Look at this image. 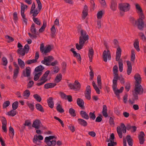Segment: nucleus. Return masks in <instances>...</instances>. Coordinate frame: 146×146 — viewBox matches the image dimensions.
<instances>
[{
	"instance_id": "1",
	"label": "nucleus",
	"mask_w": 146,
	"mask_h": 146,
	"mask_svg": "<svg viewBox=\"0 0 146 146\" xmlns=\"http://www.w3.org/2000/svg\"><path fill=\"white\" fill-rule=\"evenodd\" d=\"M126 129L128 130H131L132 132H135L137 129V127L134 126H131L130 124H128L126 127L123 123H121L120 126H118L117 127V131L119 137L121 138L122 137V131L123 133L126 132Z\"/></svg>"
},
{
	"instance_id": "2",
	"label": "nucleus",
	"mask_w": 146,
	"mask_h": 146,
	"mask_svg": "<svg viewBox=\"0 0 146 146\" xmlns=\"http://www.w3.org/2000/svg\"><path fill=\"white\" fill-rule=\"evenodd\" d=\"M81 36L79 37V45L78 43L76 44V48L78 50L82 48L85 42L88 39V36L85 31L82 30L80 31Z\"/></svg>"
},
{
	"instance_id": "3",
	"label": "nucleus",
	"mask_w": 146,
	"mask_h": 146,
	"mask_svg": "<svg viewBox=\"0 0 146 146\" xmlns=\"http://www.w3.org/2000/svg\"><path fill=\"white\" fill-rule=\"evenodd\" d=\"M136 8L137 10V12L139 15V18L138 19V27L140 30H142L144 25L143 19L145 18L142 12L141 8L139 5L136 4L135 5Z\"/></svg>"
},
{
	"instance_id": "4",
	"label": "nucleus",
	"mask_w": 146,
	"mask_h": 146,
	"mask_svg": "<svg viewBox=\"0 0 146 146\" xmlns=\"http://www.w3.org/2000/svg\"><path fill=\"white\" fill-rule=\"evenodd\" d=\"M55 137L54 136H50L48 137H46L44 139V141L46 144L48 146L51 145L54 146L56 143V141L52 140Z\"/></svg>"
},
{
	"instance_id": "5",
	"label": "nucleus",
	"mask_w": 146,
	"mask_h": 146,
	"mask_svg": "<svg viewBox=\"0 0 146 146\" xmlns=\"http://www.w3.org/2000/svg\"><path fill=\"white\" fill-rule=\"evenodd\" d=\"M49 71H46L44 74L42 76V77L38 81V82L37 83V85L40 86L44 84L48 80L47 77L49 74Z\"/></svg>"
},
{
	"instance_id": "6",
	"label": "nucleus",
	"mask_w": 146,
	"mask_h": 146,
	"mask_svg": "<svg viewBox=\"0 0 146 146\" xmlns=\"http://www.w3.org/2000/svg\"><path fill=\"white\" fill-rule=\"evenodd\" d=\"M40 49L41 52L43 54L46 55L47 53L49 52L51 50V47L50 45H48L44 47V45L42 43L40 45Z\"/></svg>"
},
{
	"instance_id": "7",
	"label": "nucleus",
	"mask_w": 146,
	"mask_h": 146,
	"mask_svg": "<svg viewBox=\"0 0 146 146\" xmlns=\"http://www.w3.org/2000/svg\"><path fill=\"white\" fill-rule=\"evenodd\" d=\"M119 7L120 10L123 12L129 11L130 8V5L127 3H124L119 4Z\"/></svg>"
},
{
	"instance_id": "8",
	"label": "nucleus",
	"mask_w": 146,
	"mask_h": 146,
	"mask_svg": "<svg viewBox=\"0 0 146 146\" xmlns=\"http://www.w3.org/2000/svg\"><path fill=\"white\" fill-rule=\"evenodd\" d=\"M68 86L71 89L76 90H79L80 88V84L77 80H76L74 84L70 83L68 84Z\"/></svg>"
},
{
	"instance_id": "9",
	"label": "nucleus",
	"mask_w": 146,
	"mask_h": 146,
	"mask_svg": "<svg viewBox=\"0 0 146 146\" xmlns=\"http://www.w3.org/2000/svg\"><path fill=\"white\" fill-rule=\"evenodd\" d=\"M143 89L140 84H135L134 92L139 95L142 94L143 92Z\"/></svg>"
},
{
	"instance_id": "10",
	"label": "nucleus",
	"mask_w": 146,
	"mask_h": 146,
	"mask_svg": "<svg viewBox=\"0 0 146 146\" xmlns=\"http://www.w3.org/2000/svg\"><path fill=\"white\" fill-rule=\"evenodd\" d=\"M42 126V124L40 120L38 119H36L33 123L32 127L35 128V129H40Z\"/></svg>"
},
{
	"instance_id": "11",
	"label": "nucleus",
	"mask_w": 146,
	"mask_h": 146,
	"mask_svg": "<svg viewBox=\"0 0 146 146\" xmlns=\"http://www.w3.org/2000/svg\"><path fill=\"white\" fill-rule=\"evenodd\" d=\"M103 56L104 60L105 62H107L108 58L109 60L111 59L110 52L109 50L107 51L104 50L103 53Z\"/></svg>"
},
{
	"instance_id": "12",
	"label": "nucleus",
	"mask_w": 146,
	"mask_h": 146,
	"mask_svg": "<svg viewBox=\"0 0 146 146\" xmlns=\"http://www.w3.org/2000/svg\"><path fill=\"white\" fill-rule=\"evenodd\" d=\"M52 60V56H49L44 57V60L42 61V63L47 65H50V62Z\"/></svg>"
},
{
	"instance_id": "13",
	"label": "nucleus",
	"mask_w": 146,
	"mask_h": 146,
	"mask_svg": "<svg viewBox=\"0 0 146 146\" xmlns=\"http://www.w3.org/2000/svg\"><path fill=\"white\" fill-rule=\"evenodd\" d=\"M91 88L90 86H88L86 88V92L85 93V97L88 100L91 99Z\"/></svg>"
},
{
	"instance_id": "14",
	"label": "nucleus",
	"mask_w": 146,
	"mask_h": 146,
	"mask_svg": "<svg viewBox=\"0 0 146 146\" xmlns=\"http://www.w3.org/2000/svg\"><path fill=\"white\" fill-rule=\"evenodd\" d=\"M43 137L41 135L37 136V135H36L34 137L33 142L36 144L39 145V144L37 143V142L39 143L40 142L39 141H38V139L42 140H43Z\"/></svg>"
},
{
	"instance_id": "15",
	"label": "nucleus",
	"mask_w": 146,
	"mask_h": 146,
	"mask_svg": "<svg viewBox=\"0 0 146 146\" xmlns=\"http://www.w3.org/2000/svg\"><path fill=\"white\" fill-rule=\"evenodd\" d=\"M31 70L30 68L27 67L25 70H24L23 72V74L25 77H28L30 76Z\"/></svg>"
},
{
	"instance_id": "16",
	"label": "nucleus",
	"mask_w": 146,
	"mask_h": 146,
	"mask_svg": "<svg viewBox=\"0 0 146 146\" xmlns=\"http://www.w3.org/2000/svg\"><path fill=\"white\" fill-rule=\"evenodd\" d=\"M145 136V134L144 132L141 131L139 135V139L141 144H143L144 142V137Z\"/></svg>"
},
{
	"instance_id": "17",
	"label": "nucleus",
	"mask_w": 146,
	"mask_h": 146,
	"mask_svg": "<svg viewBox=\"0 0 146 146\" xmlns=\"http://www.w3.org/2000/svg\"><path fill=\"white\" fill-rule=\"evenodd\" d=\"M134 78L136 82L135 84H140L141 81L140 76L139 74H137L135 75Z\"/></svg>"
},
{
	"instance_id": "18",
	"label": "nucleus",
	"mask_w": 146,
	"mask_h": 146,
	"mask_svg": "<svg viewBox=\"0 0 146 146\" xmlns=\"http://www.w3.org/2000/svg\"><path fill=\"white\" fill-rule=\"evenodd\" d=\"M127 72L128 75H130L131 74L132 70V67L131 64L130 62L128 61L127 62Z\"/></svg>"
},
{
	"instance_id": "19",
	"label": "nucleus",
	"mask_w": 146,
	"mask_h": 146,
	"mask_svg": "<svg viewBox=\"0 0 146 146\" xmlns=\"http://www.w3.org/2000/svg\"><path fill=\"white\" fill-rule=\"evenodd\" d=\"M110 7L113 11L116 10L117 8V3L114 0H112Z\"/></svg>"
},
{
	"instance_id": "20",
	"label": "nucleus",
	"mask_w": 146,
	"mask_h": 146,
	"mask_svg": "<svg viewBox=\"0 0 146 146\" xmlns=\"http://www.w3.org/2000/svg\"><path fill=\"white\" fill-rule=\"evenodd\" d=\"M107 112V108L106 106V105H103V107L102 114L105 117H106L108 116Z\"/></svg>"
},
{
	"instance_id": "21",
	"label": "nucleus",
	"mask_w": 146,
	"mask_h": 146,
	"mask_svg": "<svg viewBox=\"0 0 146 146\" xmlns=\"http://www.w3.org/2000/svg\"><path fill=\"white\" fill-rule=\"evenodd\" d=\"M47 103L49 107L51 108H52L54 106V102L53 98L51 97H50L47 100Z\"/></svg>"
},
{
	"instance_id": "22",
	"label": "nucleus",
	"mask_w": 146,
	"mask_h": 146,
	"mask_svg": "<svg viewBox=\"0 0 146 146\" xmlns=\"http://www.w3.org/2000/svg\"><path fill=\"white\" fill-rule=\"evenodd\" d=\"M56 84L55 83H50L45 84L44 85V88L46 89L54 87Z\"/></svg>"
},
{
	"instance_id": "23",
	"label": "nucleus",
	"mask_w": 146,
	"mask_h": 146,
	"mask_svg": "<svg viewBox=\"0 0 146 146\" xmlns=\"http://www.w3.org/2000/svg\"><path fill=\"white\" fill-rule=\"evenodd\" d=\"M78 121L79 124L84 126H86L87 125V122L83 119H78Z\"/></svg>"
},
{
	"instance_id": "24",
	"label": "nucleus",
	"mask_w": 146,
	"mask_h": 146,
	"mask_svg": "<svg viewBox=\"0 0 146 146\" xmlns=\"http://www.w3.org/2000/svg\"><path fill=\"white\" fill-rule=\"evenodd\" d=\"M80 114L81 116L84 118L88 119L89 118V116L87 113L83 111H81L80 112Z\"/></svg>"
},
{
	"instance_id": "25",
	"label": "nucleus",
	"mask_w": 146,
	"mask_h": 146,
	"mask_svg": "<svg viewBox=\"0 0 146 146\" xmlns=\"http://www.w3.org/2000/svg\"><path fill=\"white\" fill-rule=\"evenodd\" d=\"M92 85L97 93L98 94H99L100 93V91L99 89L100 88H99L98 86H97L94 81L92 82Z\"/></svg>"
},
{
	"instance_id": "26",
	"label": "nucleus",
	"mask_w": 146,
	"mask_h": 146,
	"mask_svg": "<svg viewBox=\"0 0 146 146\" xmlns=\"http://www.w3.org/2000/svg\"><path fill=\"white\" fill-rule=\"evenodd\" d=\"M34 74L35 76L34 79L35 81H37L38 80L39 77L41 75L42 72H37L35 71Z\"/></svg>"
},
{
	"instance_id": "27",
	"label": "nucleus",
	"mask_w": 146,
	"mask_h": 146,
	"mask_svg": "<svg viewBox=\"0 0 146 146\" xmlns=\"http://www.w3.org/2000/svg\"><path fill=\"white\" fill-rule=\"evenodd\" d=\"M17 52L19 54L22 56H24L26 53L24 49L22 48H19L17 50Z\"/></svg>"
},
{
	"instance_id": "28",
	"label": "nucleus",
	"mask_w": 146,
	"mask_h": 146,
	"mask_svg": "<svg viewBox=\"0 0 146 146\" xmlns=\"http://www.w3.org/2000/svg\"><path fill=\"white\" fill-rule=\"evenodd\" d=\"M126 138L128 145L131 146H132L133 145L132 139H131V136L129 135H127Z\"/></svg>"
},
{
	"instance_id": "29",
	"label": "nucleus",
	"mask_w": 146,
	"mask_h": 146,
	"mask_svg": "<svg viewBox=\"0 0 146 146\" xmlns=\"http://www.w3.org/2000/svg\"><path fill=\"white\" fill-rule=\"evenodd\" d=\"M97 80L98 86L100 89H101L102 83L101 80V77L100 75H98V76Z\"/></svg>"
},
{
	"instance_id": "30",
	"label": "nucleus",
	"mask_w": 146,
	"mask_h": 146,
	"mask_svg": "<svg viewBox=\"0 0 146 146\" xmlns=\"http://www.w3.org/2000/svg\"><path fill=\"white\" fill-rule=\"evenodd\" d=\"M77 102L78 105L80 107H82L84 105V102L83 100L80 99L78 98L77 100Z\"/></svg>"
},
{
	"instance_id": "31",
	"label": "nucleus",
	"mask_w": 146,
	"mask_h": 146,
	"mask_svg": "<svg viewBox=\"0 0 146 146\" xmlns=\"http://www.w3.org/2000/svg\"><path fill=\"white\" fill-rule=\"evenodd\" d=\"M31 30L32 34L35 35L37 34V32L35 28V25L34 24H33L32 25L31 28Z\"/></svg>"
},
{
	"instance_id": "32",
	"label": "nucleus",
	"mask_w": 146,
	"mask_h": 146,
	"mask_svg": "<svg viewBox=\"0 0 146 146\" xmlns=\"http://www.w3.org/2000/svg\"><path fill=\"white\" fill-rule=\"evenodd\" d=\"M18 62L21 68H23L25 66L24 62L20 58L18 59Z\"/></svg>"
},
{
	"instance_id": "33",
	"label": "nucleus",
	"mask_w": 146,
	"mask_h": 146,
	"mask_svg": "<svg viewBox=\"0 0 146 146\" xmlns=\"http://www.w3.org/2000/svg\"><path fill=\"white\" fill-rule=\"evenodd\" d=\"M94 50L92 49H90L89 50L88 56L90 58V61H92V58L93 56Z\"/></svg>"
},
{
	"instance_id": "34",
	"label": "nucleus",
	"mask_w": 146,
	"mask_h": 146,
	"mask_svg": "<svg viewBox=\"0 0 146 146\" xmlns=\"http://www.w3.org/2000/svg\"><path fill=\"white\" fill-rule=\"evenodd\" d=\"M62 78V75L61 74L57 75L55 79V81L56 83H58L60 81Z\"/></svg>"
},
{
	"instance_id": "35",
	"label": "nucleus",
	"mask_w": 146,
	"mask_h": 146,
	"mask_svg": "<svg viewBox=\"0 0 146 146\" xmlns=\"http://www.w3.org/2000/svg\"><path fill=\"white\" fill-rule=\"evenodd\" d=\"M139 44V41L137 40H136L134 43V46L138 51L140 50Z\"/></svg>"
},
{
	"instance_id": "36",
	"label": "nucleus",
	"mask_w": 146,
	"mask_h": 146,
	"mask_svg": "<svg viewBox=\"0 0 146 146\" xmlns=\"http://www.w3.org/2000/svg\"><path fill=\"white\" fill-rule=\"evenodd\" d=\"M25 5L23 4H21V15L22 17H24V11L25 9Z\"/></svg>"
},
{
	"instance_id": "37",
	"label": "nucleus",
	"mask_w": 146,
	"mask_h": 146,
	"mask_svg": "<svg viewBox=\"0 0 146 146\" xmlns=\"http://www.w3.org/2000/svg\"><path fill=\"white\" fill-rule=\"evenodd\" d=\"M36 108L38 110L41 112L44 111L43 108L40 104H36Z\"/></svg>"
},
{
	"instance_id": "38",
	"label": "nucleus",
	"mask_w": 146,
	"mask_h": 146,
	"mask_svg": "<svg viewBox=\"0 0 146 146\" xmlns=\"http://www.w3.org/2000/svg\"><path fill=\"white\" fill-rule=\"evenodd\" d=\"M44 68L43 67L40 65L36 67L35 69V71L37 72H41V71L43 70Z\"/></svg>"
},
{
	"instance_id": "39",
	"label": "nucleus",
	"mask_w": 146,
	"mask_h": 146,
	"mask_svg": "<svg viewBox=\"0 0 146 146\" xmlns=\"http://www.w3.org/2000/svg\"><path fill=\"white\" fill-rule=\"evenodd\" d=\"M30 95V91L28 90H26L23 93V96L26 98H26L28 97Z\"/></svg>"
},
{
	"instance_id": "40",
	"label": "nucleus",
	"mask_w": 146,
	"mask_h": 146,
	"mask_svg": "<svg viewBox=\"0 0 146 146\" xmlns=\"http://www.w3.org/2000/svg\"><path fill=\"white\" fill-rule=\"evenodd\" d=\"M57 110L60 113L64 112V110L62 108L60 104H58L56 106Z\"/></svg>"
},
{
	"instance_id": "41",
	"label": "nucleus",
	"mask_w": 146,
	"mask_h": 146,
	"mask_svg": "<svg viewBox=\"0 0 146 146\" xmlns=\"http://www.w3.org/2000/svg\"><path fill=\"white\" fill-rule=\"evenodd\" d=\"M15 110H12L8 113V114L9 115L14 116L16 114V112Z\"/></svg>"
},
{
	"instance_id": "42",
	"label": "nucleus",
	"mask_w": 146,
	"mask_h": 146,
	"mask_svg": "<svg viewBox=\"0 0 146 146\" xmlns=\"http://www.w3.org/2000/svg\"><path fill=\"white\" fill-rule=\"evenodd\" d=\"M19 73V69H18V68H16L14 71V75L13 76V78L14 79H15L17 76L18 74Z\"/></svg>"
},
{
	"instance_id": "43",
	"label": "nucleus",
	"mask_w": 146,
	"mask_h": 146,
	"mask_svg": "<svg viewBox=\"0 0 146 146\" xmlns=\"http://www.w3.org/2000/svg\"><path fill=\"white\" fill-rule=\"evenodd\" d=\"M119 69L120 72H122L123 71V64L122 60H119Z\"/></svg>"
},
{
	"instance_id": "44",
	"label": "nucleus",
	"mask_w": 146,
	"mask_h": 146,
	"mask_svg": "<svg viewBox=\"0 0 146 146\" xmlns=\"http://www.w3.org/2000/svg\"><path fill=\"white\" fill-rule=\"evenodd\" d=\"M27 104L31 110L33 111L34 110V104L29 103V102H27Z\"/></svg>"
},
{
	"instance_id": "45",
	"label": "nucleus",
	"mask_w": 146,
	"mask_h": 146,
	"mask_svg": "<svg viewBox=\"0 0 146 146\" xmlns=\"http://www.w3.org/2000/svg\"><path fill=\"white\" fill-rule=\"evenodd\" d=\"M18 102H14L12 105V107L13 110H15L18 107Z\"/></svg>"
},
{
	"instance_id": "46",
	"label": "nucleus",
	"mask_w": 146,
	"mask_h": 146,
	"mask_svg": "<svg viewBox=\"0 0 146 146\" xmlns=\"http://www.w3.org/2000/svg\"><path fill=\"white\" fill-rule=\"evenodd\" d=\"M33 19L34 22L36 24L38 25H40L41 22L40 21L38 18L33 17Z\"/></svg>"
},
{
	"instance_id": "47",
	"label": "nucleus",
	"mask_w": 146,
	"mask_h": 146,
	"mask_svg": "<svg viewBox=\"0 0 146 146\" xmlns=\"http://www.w3.org/2000/svg\"><path fill=\"white\" fill-rule=\"evenodd\" d=\"M40 11V10L39 9L37 10L36 9V10H33V11L32 13H33V16L34 17H35L37 16Z\"/></svg>"
},
{
	"instance_id": "48",
	"label": "nucleus",
	"mask_w": 146,
	"mask_h": 146,
	"mask_svg": "<svg viewBox=\"0 0 146 146\" xmlns=\"http://www.w3.org/2000/svg\"><path fill=\"white\" fill-rule=\"evenodd\" d=\"M69 112L72 116H75L76 115L74 110L72 108H70L69 109Z\"/></svg>"
},
{
	"instance_id": "49",
	"label": "nucleus",
	"mask_w": 146,
	"mask_h": 146,
	"mask_svg": "<svg viewBox=\"0 0 146 146\" xmlns=\"http://www.w3.org/2000/svg\"><path fill=\"white\" fill-rule=\"evenodd\" d=\"M33 97L37 101H38L39 102H40L41 100V98L37 94H34L33 95Z\"/></svg>"
},
{
	"instance_id": "50",
	"label": "nucleus",
	"mask_w": 146,
	"mask_h": 146,
	"mask_svg": "<svg viewBox=\"0 0 146 146\" xmlns=\"http://www.w3.org/2000/svg\"><path fill=\"white\" fill-rule=\"evenodd\" d=\"M51 31L52 34V36H53L56 32V29L54 25H53L51 28Z\"/></svg>"
},
{
	"instance_id": "51",
	"label": "nucleus",
	"mask_w": 146,
	"mask_h": 146,
	"mask_svg": "<svg viewBox=\"0 0 146 146\" xmlns=\"http://www.w3.org/2000/svg\"><path fill=\"white\" fill-rule=\"evenodd\" d=\"M9 131L11 135L13 137L14 135V131L13 128L11 126L9 127Z\"/></svg>"
},
{
	"instance_id": "52",
	"label": "nucleus",
	"mask_w": 146,
	"mask_h": 146,
	"mask_svg": "<svg viewBox=\"0 0 146 146\" xmlns=\"http://www.w3.org/2000/svg\"><path fill=\"white\" fill-rule=\"evenodd\" d=\"M103 14L102 11H99L97 14V17L98 19H100L102 17V16Z\"/></svg>"
},
{
	"instance_id": "53",
	"label": "nucleus",
	"mask_w": 146,
	"mask_h": 146,
	"mask_svg": "<svg viewBox=\"0 0 146 146\" xmlns=\"http://www.w3.org/2000/svg\"><path fill=\"white\" fill-rule=\"evenodd\" d=\"M113 91H114L115 94L117 97L118 98H119V93H121V92L120 91V90H119L116 89Z\"/></svg>"
},
{
	"instance_id": "54",
	"label": "nucleus",
	"mask_w": 146,
	"mask_h": 146,
	"mask_svg": "<svg viewBox=\"0 0 146 146\" xmlns=\"http://www.w3.org/2000/svg\"><path fill=\"white\" fill-rule=\"evenodd\" d=\"M10 104V102L8 101H6L3 104V108H6Z\"/></svg>"
},
{
	"instance_id": "55",
	"label": "nucleus",
	"mask_w": 146,
	"mask_h": 146,
	"mask_svg": "<svg viewBox=\"0 0 146 146\" xmlns=\"http://www.w3.org/2000/svg\"><path fill=\"white\" fill-rule=\"evenodd\" d=\"M36 62V60L35 59H32L31 60H28L26 62V63L27 64H30L32 63H35Z\"/></svg>"
},
{
	"instance_id": "56",
	"label": "nucleus",
	"mask_w": 146,
	"mask_h": 146,
	"mask_svg": "<svg viewBox=\"0 0 146 146\" xmlns=\"http://www.w3.org/2000/svg\"><path fill=\"white\" fill-rule=\"evenodd\" d=\"M3 65L4 66H6L7 64V61L6 58L5 57H3L2 59Z\"/></svg>"
},
{
	"instance_id": "57",
	"label": "nucleus",
	"mask_w": 146,
	"mask_h": 146,
	"mask_svg": "<svg viewBox=\"0 0 146 146\" xmlns=\"http://www.w3.org/2000/svg\"><path fill=\"white\" fill-rule=\"evenodd\" d=\"M24 50L26 52V53H27L29 51V47L28 44H26L24 46Z\"/></svg>"
},
{
	"instance_id": "58",
	"label": "nucleus",
	"mask_w": 146,
	"mask_h": 146,
	"mask_svg": "<svg viewBox=\"0 0 146 146\" xmlns=\"http://www.w3.org/2000/svg\"><path fill=\"white\" fill-rule=\"evenodd\" d=\"M6 124L5 122H4L3 124H2V128L4 131L6 132L7 131V129L6 128Z\"/></svg>"
},
{
	"instance_id": "59",
	"label": "nucleus",
	"mask_w": 146,
	"mask_h": 146,
	"mask_svg": "<svg viewBox=\"0 0 146 146\" xmlns=\"http://www.w3.org/2000/svg\"><path fill=\"white\" fill-rule=\"evenodd\" d=\"M139 35L143 40H145L146 39V38L144 34L142 33H140L139 34Z\"/></svg>"
},
{
	"instance_id": "60",
	"label": "nucleus",
	"mask_w": 146,
	"mask_h": 146,
	"mask_svg": "<svg viewBox=\"0 0 146 146\" xmlns=\"http://www.w3.org/2000/svg\"><path fill=\"white\" fill-rule=\"evenodd\" d=\"M89 116L90 118L92 119L93 120H94L96 118V116L94 113H92V112L90 113Z\"/></svg>"
},
{
	"instance_id": "61",
	"label": "nucleus",
	"mask_w": 146,
	"mask_h": 146,
	"mask_svg": "<svg viewBox=\"0 0 146 146\" xmlns=\"http://www.w3.org/2000/svg\"><path fill=\"white\" fill-rule=\"evenodd\" d=\"M113 71L114 74H117L118 71V67L117 66L115 65L113 68Z\"/></svg>"
},
{
	"instance_id": "62",
	"label": "nucleus",
	"mask_w": 146,
	"mask_h": 146,
	"mask_svg": "<svg viewBox=\"0 0 146 146\" xmlns=\"http://www.w3.org/2000/svg\"><path fill=\"white\" fill-rule=\"evenodd\" d=\"M119 80H120V82L121 84H124L125 81L124 78H123L122 76H119Z\"/></svg>"
},
{
	"instance_id": "63",
	"label": "nucleus",
	"mask_w": 146,
	"mask_h": 146,
	"mask_svg": "<svg viewBox=\"0 0 146 146\" xmlns=\"http://www.w3.org/2000/svg\"><path fill=\"white\" fill-rule=\"evenodd\" d=\"M36 0V1L37 3L38 4V7L39 9L40 10L42 7L41 3L39 0Z\"/></svg>"
},
{
	"instance_id": "64",
	"label": "nucleus",
	"mask_w": 146,
	"mask_h": 146,
	"mask_svg": "<svg viewBox=\"0 0 146 146\" xmlns=\"http://www.w3.org/2000/svg\"><path fill=\"white\" fill-rule=\"evenodd\" d=\"M116 143L113 141H111V142L109 143H108V146H114V145H116Z\"/></svg>"
}]
</instances>
